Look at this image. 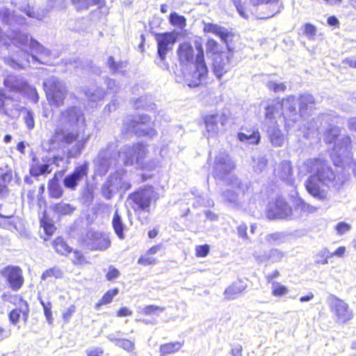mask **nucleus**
Masks as SVG:
<instances>
[{"label": "nucleus", "mask_w": 356, "mask_h": 356, "mask_svg": "<svg viewBox=\"0 0 356 356\" xmlns=\"http://www.w3.org/2000/svg\"><path fill=\"white\" fill-rule=\"evenodd\" d=\"M305 35L308 38H313L316 34V27L311 24H306L305 25Z\"/></svg>", "instance_id": "nucleus-62"}, {"label": "nucleus", "mask_w": 356, "mask_h": 356, "mask_svg": "<svg viewBox=\"0 0 356 356\" xmlns=\"http://www.w3.org/2000/svg\"><path fill=\"white\" fill-rule=\"evenodd\" d=\"M9 102H12V97L0 91V114L10 116L13 111L20 109L18 104H13L12 106H10Z\"/></svg>", "instance_id": "nucleus-34"}, {"label": "nucleus", "mask_w": 356, "mask_h": 356, "mask_svg": "<svg viewBox=\"0 0 356 356\" xmlns=\"http://www.w3.org/2000/svg\"><path fill=\"white\" fill-rule=\"evenodd\" d=\"M272 294L275 297H281L288 293V289L279 282H272Z\"/></svg>", "instance_id": "nucleus-50"}, {"label": "nucleus", "mask_w": 356, "mask_h": 356, "mask_svg": "<svg viewBox=\"0 0 356 356\" xmlns=\"http://www.w3.org/2000/svg\"><path fill=\"white\" fill-rule=\"evenodd\" d=\"M55 250L60 254H67L72 252V248L67 245L61 237L56 238L53 243Z\"/></svg>", "instance_id": "nucleus-44"}, {"label": "nucleus", "mask_w": 356, "mask_h": 356, "mask_svg": "<svg viewBox=\"0 0 356 356\" xmlns=\"http://www.w3.org/2000/svg\"><path fill=\"white\" fill-rule=\"evenodd\" d=\"M107 65L111 72H117L126 67L127 63L123 61L116 63L112 56H110L107 61Z\"/></svg>", "instance_id": "nucleus-52"}, {"label": "nucleus", "mask_w": 356, "mask_h": 356, "mask_svg": "<svg viewBox=\"0 0 356 356\" xmlns=\"http://www.w3.org/2000/svg\"><path fill=\"white\" fill-rule=\"evenodd\" d=\"M121 332L109 334L107 339L113 342L116 346L120 347L127 352H132L135 349L134 342L127 339L120 338Z\"/></svg>", "instance_id": "nucleus-32"}, {"label": "nucleus", "mask_w": 356, "mask_h": 356, "mask_svg": "<svg viewBox=\"0 0 356 356\" xmlns=\"http://www.w3.org/2000/svg\"><path fill=\"white\" fill-rule=\"evenodd\" d=\"M180 63L188 65L194 64V50L189 42H183L179 45L177 51Z\"/></svg>", "instance_id": "nucleus-27"}, {"label": "nucleus", "mask_w": 356, "mask_h": 356, "mask_svg": "<svg viewBox=\"0 0 356 356\" xmlns=\"http://www.w3.org/2000/svg\"><path fill=\"white\" fill-rule=\"evenodd\" d=\"M24 119L27 128L29 130L33 129L35 126V121L33 112L31 111L26 110Z\"/></svg>", "instance_id": "nucleus-57"}, {"label": "nucleus", "mask_w": 356, "mask_h": 356, "mask_svg": "<svg viewBox=\"0 0 356 356\" xmlns=\"http://www.w3.org/2000/svg\"><path fill=\"white\" fill-rule=\"evenodd\" d=\"M268 89L273 90L275 92H284L286 86L283 83H277L275 81H268L267 83Z\"/></svg>", "instance_id": "nucleus-56"}, {"label": "nucleus", "mask_w": 356, "mask_h": 356, "mask_svg": "<svg viewBox=\"0 0 356 356\" xmlns=\"http://www.w3.org/2000/svg\"><path fill=\"white\" fill-rule=\"evenodd\" d=\"M22 310L19 309H13L9 314V319L12 324L15 325L19 318Z\"/></svg>", "instance_id": "nucleus-64"}, {"label": "nucleus", "mask_w": 356, "mask_h": 356, "mask_svg": "<svg viewBox=\"0 0 356 356\" xmlns=\"http://www.w3.org/2000/svg\"><path fill=\"white\" fill-rule=\"evenodd\" d=\"M72 260L75 264H82L86 262L83 254L78 250L74 251Z\"/></svg>", "instance_id": "nucleus-63"}, {"label": "nucleus", "mask_w": 356, "mask_h": 356, "mask_svg": "<svg viewBox=\"0 0 356 356\" xmlns=\"http://www.w3.org/2000/svg\"><path fill=\"white\" fill-rule=\"evenodd\" d=\"M90 138V134H86L84 129H76L62 126L58 127L50 139L52 145L57 143L60 145H74L68 149V157L76 158L79 156Z\"/></svg>", "instance_id": "nucleus-5"}, {"label": "nucleus", "mask_w": 356, "mask_h": 356, "mask_svg": "<svg viewBox=\"0 0 356 356\" xmlns=\"http://www.w3.org/2000/svg\"><path fill=\"white\" fill-rule=\"evenodd\" d=\"M58 160V158L56 156L47 160L42 159V161L45 162V163H40L39 159L34 156L32 158L30 166V174L33 177H38L50 173L52 171V169L50 168V165L52 163H56Z\"/></svg>", "instance_id": "nucleus-22"}, {"label": "nucleus", "mask_w": 356, "mask_h": 356, "mask_svg": "<svg viewBox=\"0 0 356 356\" xmlns=\"http://www.w3.org/2000/svg\"><path fill=\"white\" fill-rule=\"evenodd\" d=\"M181 347L179 342L168 343L161 346L160 352L162 355L170 354L179 350Z\"/></svg>", "instance_id": "nucleus-49"}, {"label": "nucleus", "mask_w": 356, "mask_h": 356, "mask_svg": "<svg viewBox=\"0 0 356 356\" xmlns=\"http://www.w3.org/2000/svg\"><path fill=\"white\" fill-rule=\"evenodd\" d=\"M247 284L242 280H237L227 287L224 292L225 299L234 300L237 298L246 289Z\"/></svg>", "instance_id": "nucleus-31"}, {"label": "nucleus", "mask_w": 356, "mask_h": 356, "mask_svg": "<svg viewBox=\"0 0 356 356\" xmlns=\"http://www.w3.org/2000/svg\"><path fill=\"white\" fill-rule=\"evenodd\" d=\"M321 181L316 176L311 175L305 181V185L307 192L314 197L323 200L327 197V192L320 186Z\"/></svg>", "instance_id": "nucleus-24"}, {"label": "nucleus", "mask_w": 356, "mask_h": 356, "mask_svg": "<svg viewBox=\"0 0 356 356\" xmlns=\"http://www.w3.org/2000/svg\"><path fill=\"white\" fill-rule=\"evenodd\" d=\"M118 289H114L112 290L108 291L101 298V300H99V302L95 305V309H99V307L104 305H107L108 303H111L113 299V298L118 295Z\"/></svg>", "instance_id": "nucleus-47"}, {"label": "nucleus", "mask_w": 356, "mask_h": 356, "mask_svg": "<svg viewBox=\"0 0 356 356\" xmlns=\"http://www.w3.org/2000/svg\"><path fill=\"white\" fill-rule=\"evenodd\" d=\"M266 133L268 140L273 146L277 147L284 145L285 142L284 134L280 129L275 122L268 126Z\"/></svg>", "instance_id": "nucleus-28"}, {"label": "nucleus", "mask_w": 356, "mask_h": 356, "mask_svg": "<svg viewBox=\"0 0 356 356\" xmlns=\"http://www.w3.org/2000/svg\"><path fill=\"white\" fill-rule=\"evenodd\" d=\"M335 118L333 115L325 113L318 116L317 121L321 122V126L323 123L328 124L329 128L324 132L323 140L327 145L333 144L331 155H336L339 159L338 162L341 163L343 159L348 156L350 153L351 138L348 135H340V128L331 124L330 122H333Z\"/></svg>", "instance_id": "nucleus-4"}, {"label": "nucleus", "mask_w": 356, "mask_h": 356, "mask_svg": "<svg viewBox=\"0 0 356 356\" xmlns=\"http://www.w3.org/2000/svg\"><path fill=\"white\" fill-rule=\"evenodd\" d=\"M238 138L242 142L257 145L260 141V134L258 131H253L249 135L244 133H239L238 134Z\"/></svg>", "instance_id": "nucleus-43"}, {"label": "nucleus", "mask_w": 356, "mask_h": 356, "mask_svg": "<svg viewBox=\"0 0 356 356\" xmlns=\"http://www.w3.org/2000/svg\"><path fill=\"white\" fill-rule=\"evenodd\" d=\"M125 172L121 169L109 175L102 187V193L105 198L111 199L120 190L126 191L131 188V184L124 179Z\"/></svg>", "instance_id": "nucleus-11"}, {"label": "nucleus", "mask_w": 356, "mask_h": 356, "mask_svg": "<svg viewBox=\"0 0 356 356\" xmlns=\"http://www.w3.org/2000/svg\"><path fill=\"white\" fill-rule=\"evenodd\" d=\"M195 47L197 51L195 63L190 65V70L185 68L182 70L183 78L177 75L176 79L177 82H183L191 88L198 86L207 79L208 74L202 46L201 43L196 42Z\"/></svg>", "instance_id": "nucleus-6"}, {"label": "nucleus", "mask_w": 356, "mask_h": 356, "mask_svg": "<svg viewBox=\"0 0 356 356\" xmlns=\"http://www.w3.org/2000/svg\"><path fill=\"white\" fill-rule=\"evenodd\" d=\"M207 51L211 53L214 55V56L217 54H219L218 52L220 51L219 44L214 40L213 39H209L206 44Z\"/></svg>", "instance_id": "nucleus-54"}, {"label": "nucleus", "mask_w": 356, "mask_h": 356, "mask_svg": "<svg viewBox=\"0 0 356 356\" xmlns=\"http://www.w3.org/2000/svg\"><path fill=\"white\" fill-rule=\"evenodd\" d=\"M61 271L58 269V268H49V269H47V270H45L42 276H41V278L42 280H45L48 277H54L56 278H59L61 277Z\"/></svg>", "instance_id": "nucleus-55"}, {"label": "nucleus", "mask_w": 356, "mask_h": 356, "mask_svg": "<svg viewBox=\"0 0 356 356\" xmlns=\"http://www.w3.org/2000/svg\"><path fill=\"white\" fill-rule=\"evenodd\" d=\"M86 96L92 102L100 100L104 97V92L99 88H90L85 92Z\"/></svg>", "instance_id": "nucleus-48"}, {"label": "nucleus", "mask_w": 356, "mask_h": 356, "mask_svg": "<svg viewBox=\"0 0 356 356\" xmlns=\"http://www.w3.org/2000/svg\"><path fill=\"white\" fill-rule=\"evenodd\" d=\"M170 22L174 26H177L180 28L186 25V19L176 13H172L170 16Z\"/></svg>", "instance_id": "nucleus-53"}, {"label": "nucleus", "mask_w": 356, "mask_h": 356, "mask_svg": "<svg viewBox=\"0 0 356 356\" xmlns=\"http://www.w3.org/2000/svg\"><path fill=\"white\" fill-rule=\"evenodd\" d=\"M232 56L233 54L229 50L227 52H222L213 57V72L218 79H220L224 74L231 69Z\"/></svg>", "instance_id": "nucleus-17"}, {"label": "nucleus", "mask_w": 356, "mask_h": 356, "mask_svg": "<svg viewBox=\"0 0 356 356\" xmlns=\"http://www.w3.org/2000/svg\"><path fill=\"white\" fill-rule=\"evenodd\" d=\"M212 168L214 176L222 179L235 168V163L225 150H220L215 156Z\"/></svg>", "instance_id": "nucleus-12"}, {"label": "nucleus", "mask_w": 356, "mask_h": 356, "mask_svg": "<svg viewBox=\"0 0 356 356\" xmlns=\"http://www.w3.org/2000/svg\"><path fill=\"white\" fill-rule=\"evenodd\" d=\"M47 99L51 105L60 106L67 96V89L63 81L55 76H50L43 82Z\"/></svg>", "instance_id": "nucleus-9"}, {"label": "nucleus", "mask_w": 356, "mask_h": 356, "mask_svg": "<svg viewBox=\"0 0 356 356\" xmlns=\"http://www.w3.org/2000/svg\"><path fill=\"white\" fill-rule=\"evenodd\" d=\"M147 153V146L140 143L125 145L119 151L117 145L111 143L99 152L96 159L97 172L101 176L106 175L109 168L116 165L120 161L127 166H131L134 163L142 165Z\"/></svg>", "instance_id": "nucleus-1"}, {"label": "nucleus", "mask_w": 356, "mask_h": 356, "mask_svg": "<svg viewBox=\"0 0 356 356\" xmlns=\"http://www.w3.org/2000/svg\"><path fill=\"white\" fill-rule=\"evenodd\" d=\"M204 31L218 36L227 45L229 38L232 36L227 29L217 24H208L205 26Z\"/></svg>", "instance_id": "nucleus-35"}, {"label": "nucleus", "mask_w": 356, "mask_h": 356, "mask_svg": "<svg viewBox=\"0 0 356 356\" xmlns=\"http://www.w3.org/2000/svg\"><path fill=\"white\" fill-rule=\"evenodd\" d=\"M156 40L158 56L163 61L167 53L172 49L175 43L176 38L172 33H157L156 34Z\"/></svg>", "instance_id": "nucleus-18"}, {"label": "nucleus", "mask_w": 356, "mask_h": 356, "mask_svg": "<svg viewBox=\"0 0 356 356\" xmlns=\"http://www.w3.org/2000/svg\"><path fill=\"white\" fill-rule=\"evenodd\" d=\"M6 88L10 91L20 92L24 90L27 86V83L20 76L15 75H9L4 81Z\"/></svg>", "instance_id": "nucleus-33"}, {"label": "nucleus", "mask_w": 356, "mask_h": 356, "mask_svg": "<svg viewBox=\"0 0 356 356\" xmlns=\"http://www.w3.org/2000/svg\"><path fill=\"white\" fill-rule=\"evenodd\" d=\"M72 3L75 6L76 10L80 11L83 10H87L90 6H98L101 7L103 4L102 0H71ZM102 12L99 10V8L95 10L90 13L92 20H96L100 17Z\"/></svg>", "instance_id": "nucleus-26"}, {"label": "nucleus", "mask_w": 356, "mask_h": 356, "mask_svg": "<svg viewBox=\"0 0 356 356\" xmlns=\"http://www.w3.org/2000/svg\"><path fill=\"white\" fill-rule=\"evenodd\" d=\"M315 99L312 95L304 94L298 98L299 113L300 117L309 115L315 108Z\"/></svg>", "instance_id": "nucleus-29"}, {"label": "nucleus", "mask_w": 356, "mask_h": 356, "mask_svg": "<svg viewBox=\"0 0 356 356\" xmlns=\"http://www.w3.org/2000/svg\"><path fill=\"white\" fill-rule=\"evenodd\" d=\"M13 44L20 48V54H22V58H18L15 60L14 58H5L4 61L6 64L10 65L13 68L20 67L22 68L26 64L30 63L31 60L32 62L38 61L42 64H47L49 61V58L51 56V52L50 50L46 49L37 40L31 38L29 44V47L33 53L39 55V58L35 55H29L26 51L28 47L29 35L22 32L16 33L13 31L12 35L8 36Z\"/></svg>", "instance_id": "nucleus-2"}, {"label": "nucleus", "mask_w": 356, "mask_h": 356, "mask_svg": "<svg viewBox=\"0 0 356 356\" xmlns=\"http://www.w3.org/2000/svg\"><path fill=\"white\" fill-rule=\"evenodd\" d=\"M196 256L199 257H206L209 252V246L208 245H197L195 248Z\"/></svg>", "instance_id": "nucleus-59"}, {"label": "nucleus", "mask_w": 356, "mask_h": 356, "mask_svg": "<svg viewBox=\"0 0 356 356\" xmlns=\"http://www.w3.org/2000/svg\"><path fill=\"white\" fill-rule=\"evenodd\" d=\"M292 215V209L283 198L279 197L268 205L267 217L269 219H284L291 218Z\"/></svg>", "instance_id": "nucleus-16"}, {"label": "nucleus", "mask_w": 356, "mask_h": 356, "mask_svg": "<svg viewBox=\"0 0 356 356\" xmlns=\"http://www.w3.org/2000/svg\"><path fill=\"white\" fill-rule=\"evenodd\" d=\"M227 188L222 191V200L234 208L241 206L243 198L248 190L247 183L232 175L227 181Z\"/></svg>", "instance_id": "nucleus-7"}, {"label": "nucleus", "mask_w": 356, "mask_h": 356, "mask_svg": "<svg viewBox=\"0 0 356 356\" xmlns=\"http://www.w3.org/2000/svg\"><path fill=\"white\" fill-rule=\"evenodd\" d=\"M227 120L228 116L224 112L211 113L205 115L204 121L208 134V138L216 136L220 131H222L224 129Z\"/></svg>", "instance_id": "nucleus-15"}, {"label": "nucleus", "mask_w": 356, "mask_h": 356, "mask_svg": "<svg viewBox=\"0 0 356 356\" xmlns=\"http://www.w3.org/2000/svg\"><path fill=\"white\" fill-rule=\"evenodd\" d=\"M267 159L263 155L254 156L252 157V168L256 172H261L267 165Z\"/></svg>", "instance_id": "nucleus-45"}, {"label": "nucleus", "mask_w": 356, "mask_h": 356, "mask_svg": "<svg viewBox=\"0 0 356 356\" xmlns=\"http://www.w3.org/2000/svg\"><path fill=\"white\" fill-rule=\"evenodd\" d=\"M12 4H13L22 12L24 13L29 17L35 18L38 20H42L44 17H46L48 13L47 10L42 12V13H40L38 12L35 13L33 10V7L31 6L29 3L26 0L21 1H13Z\"/></svg>", "instance_id": "nucleus-30"}, {"label": "nucleus", "mask_w": 356, "mask_h": 356, "mask_svg": "<svg viewBox=\"0 0 356 356\" xmlns=\"http://www.w3.org/2000/svg\"><path fill=\"white\" fill-rule=\"evenodd\" d=\"M88 172V165L87 163L79 165L72 173L64 178L63 184L65 187L70 190H75L79 183L87 177Z\"/></svg>", "instance_id": "nucleus-20"}, {"label": "nucleus", "mask_w": 356, "mask_h": 356, "mask_svg": "<svg viewBox=\"0 0 356 356\" xmlns=\"http://www.w3.org/2000/svg\"><path fill=\"white\" fill-rule=\"evenodd\" d=\"M48 189L51 197L59 198L63 195V191L57 179L49 181Z\"/></svg>", "instance_id": "nucleus-40"}, {"label": "nucleus", "mask_w": 356, "mask_h": 356, "mask_svg": "<svg viewBox=\"0 0 356 356\" xmlns=\"http://www.w3.org/2000/svg\"><path fill=\"white\" fill-rule=\"evenodd\" d=\"M40 302L43 307L44 313L45 317H46L48 323H51L53 318H52V313H51V303L49 302L45 303L42 300H41Z\"/></svg>", "instance_id": "nucleus-58"}, {"label": "nucleus", "mask_w": 356, "mask_h": 356, "mask_svg": "<svg viewBox=\"0 0 356 356\" xmlns=\"http://www.w3.org/2000/svg\"><path fill=\"white\" fill-rule=\"evenodd\" d=\"M329 302L330 311L334 314L337 323H346L353 318V311L345 301L334 295H331Z\"/></svg>", "instance_id": "nucleus-13"}, {"label": "nucleus", "mask_w": 356, "mask_h": 356, "mask_svg": "<svg viewBox=\"0 0 356 356\" xmlns=\"http://www.w3.org/2000/svg\"><path fill=\"white\" fill-rule=\"evenodd\" d=\"M0 19L1 22L15 28V25H23L26 23V18L15 14V12L6 7L0 8ZM14 30L17 29H13Z\"/></svg>", "instance_id": "nucleus-25"}, {"label": "nucleus", "mask_w": 356, "mask_h": 356, "mask_svg": "<svg viewBox=\"0 0 356 356\" xmlns=\"http://www.w3.org/2000/svg\"><path fill=\"white\" fill-rule=\"evenodd\" d=\"M351 227L349 224L345 222H340L336 225V230L337 233L340 235H342L348 231H350Z\"/></svg>", "instance_id": "nucleus-60"}, {"label": "nucleus", "mask_w": 356, "mask_h": 356, "mask_svg": "<svg viewBox=\"0 0 356 356\" xmlns=\"http://www.w3.org/2000/svg\"><path fill=\"white\" fill-rule=\"evenodd\" d=\"M284 256V252L278 249L273 248L269 251L268 254L255 255V258L259 263H263L266 261H270L272 263H277L281 261Z\"/></svg>", "instance_id": "nucleus-36"}, {"label": "nucleus", "mask_w": 356, "mask_h": 356, "mask_svg": "<svg viewBox=\"0 0 356 356\" xmlns=\"http://www.w3.org/2000/svg\"><path fill=\"white\" fill-rule=\"evenodd\" d=\"M62 126L85 129V117L82 110L76 106H71L62 112L60 118Z\"/></svg>", "instance_id": "nucleus-14"}, {"label": "nucleus", "mask_w": 356, "mask_h": 356, "mask_svg": "<svg viewBox=\"0 0 356 356\" xmlns=\"http://www.w3.org/2000/svg\"><path fill=\"white\" fill-rule=\"evenodd\" d=\"M111 245V241L106 236L101 235L93 243L91 246L92 250L104 251L108 249Z\"/></svg>", "instance_id": "nucleus-42"}, {"label": "nucleus", "mask_w": 356, "mask_h": 356, "mask_svg": "<svg viewBox=\"0 0 356 356\" xmlns=\"http://www.w3.org/2000/svg\"><path fill=\"white\" fill-rule=\"evenodd\" d=\"M286 235L283 232L268 234L264 236L265 241L270 244L277 245L285 241Z\"/></svg>", "instance_id": "nucleus-41"}, {"label": "nucleus", "mask_w": 356, "mask_h": 356, "mask_svg": "<svg viewBox=\"0 0 356 356\" xmlns=\"http://www.w3.org/2000/svg\"><path fill=\"white\" fill-rule=\"evenodd\" d=\"M1 273L6 278L13 290L17 291L22 286L24 280L22 275V270L19 267H6L1 270Z\"/></svg>", "instance_id": "nucleus-21"}, {"label": "nucleus", "mask_w": 356, "mask_h": 356, "mask_svg": "<svg viewBox=\"0 0 356 356\" xmlns=\"http://www.w3.org/2000/svg\"><path fill=\"white\" fill-rule=\"evenodd\" d=\"M275 175L289 186H293L295 178L293 174L291 163L288 161H282L275 169Z\"/></svg>", "instance_id": "nucleus-23"}, {"label": "nucleus", "mask_w": 356, "mask_h": 356, "mask_svg": "<svg viewBox=\"0 0 356 356\" xmlns=\"http://www.w3.org/2000/svg\"><path fill=\"white\" fill-rule=\"evenodd\" d=\"M53 210L60 216L71 215L76 210V207L70 203L61 202L54 204Z\"/></svg>", "instance_id": "nucleus-39"}, {"label": "nucleus", "mask_w": 356, "mask_h": 356, "mask_svg": "<svg viewBox=\"0 0 356 356\" xmlns=\"http://www.w3.org/2000/svg\"><path fill=\"white\" fill-rule=\"evenodd\" d=\"M112 226L117 236L120 239H123L124 238V230L125 226L122 222L121 216L119 215L118 212V210L115 211L113 215L112 220Z\"/></svg>", "instance_id": "nucleus-38"}, {"label": "nucleus", "mask_w": 356, "mask_h": 356, "mask_svg": "<svg viewBox=\"0 0 356 356\" xmlns=\"http://www.w3.org/2000/svg\"><path fill=\"white\" fill-rule=\"evenodd\" d=\"M280 104L279 103L269 105L266 108V118L268 120H273L276 115H280Z\"/></svg>", "instance_id": "nucleus-51"}, {"label": "nucleus", "mask_w": 356, "mask_h": 356, "mask_svg": "<svg viewBox=\"0 0 356 356\" xmlns=\"http://www.w3.org/2000/svg\"><path fill=\"white\" fill-rule=\"evenodd\" d=\"M124 126L128 131L134 133L138 136H144L149 138H155L158 132L154 128V123L147 115H140L136 119L127 117L124 122Z\"/></svg>", "instance_id": "nucleus-8"}, {"label": "nucleus", "mask_w": 356, "mask_h": 356, "mask_svg": "<svg viewBox=\"0 0 356 356\" xmlns=\"http://www.w3.org/2000/svg\"><path fill=\"white\" fill-rule=\"evenodd\" d=\"M158 199V193L152 187H147L131 193L127 202L135 211H149L152 202Z\"/></svg>", "instance_id": "nucleus-10"}, {"label": "nucleus", "mask_w": 356, "mask_h": 356, "mask_svg": "<svg viewBox=\"0 0 356 356\" xmlns=\"http://www.w3.org/2000/svg\"><path fill=\"white\" fill-rule=\"evenodd\" d=\"M164 310L165 307H160L156 305H148L144 307L143 312L145 315H151L157 311L163 312Z\"/></svg>", "instance_id": "nucleus-61"}, {"label": "nucleus", "mask_w": 356, "mask_h": 356, "mask_svg": "<svg viewBox=\"0 0 356 356\" xmlns=\"http://www.w3.org/2000/svg\"><path fill=\"white\" fill-rule=\"evenodd\" d=\"M332 257L331 252L326 248H323L314 257V261L317 264L325 265L328 264V259Z\"/></svg>", "instance_id": "nucleus-46"}, {"label": "nucleus", "mask_w": 356, "mask_h": 356, "mask_svg": "<svg viewBox=\"0 0 356 356\" xmlns=\"http://www.w3.org/2000/svg\"><path fill=\"white\" fill-rule=\"evenodd\" d=\"M299 169L300 173H310L316 176L323 185L335 191H339L347 180L343 175L333 170L327 160L321 157L305 160Z\"/></svg>", "instance_id": "nucleus-3"}, {"label": "nucleus", "mask_w": 356, "mask_h": 356, "mask_svg": "<svg viewBox=\"0 0 356 356\" xmlns=\"http://www.w3.org/2000/svg\"><path fill=\"white\" fill-rule=\"evenodd\" d=\"M297 100L294 96H290L282 100L280 107L282 109V115L286 120H290L292 122L298 121L300 115L299 109L297 108Z\"/></svg>", "instance_id": "nucleus-19"}, {"label": "nucleus", "mask_w": 356, "mask_h": 356, "mask_svg": "<svg viewBox=\"0 0 356 356\" xmlns=\"http://www.w3.org/2000/svg\"><path fill=\"white\" fill-rule=\"evenodd\" d=\"M315 210L312 206L307 204L300 198H298L295 200L294 211L291 218H298L303 214L312 213Z\"/></svg>", "instance_id": "nucleus-37"}]
</instances>
